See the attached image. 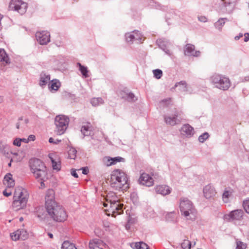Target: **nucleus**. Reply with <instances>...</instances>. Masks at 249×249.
<instances>
[{
    "mask_svg": "<svg viewBox=\"0 0 249 249\" xmlns=\"http://www.w3.org/2000/svg\"><path fill=\"white\" fill-rule=\"evenodd\" d=\"M54 195L53 190H49L47 192L45 196L47 211L54 221H64L67 219V215L62 206L59 205L54 200Z\"/></svg>",
    "mask_w": 249,
    "mask_h": 249,
    "instance_id": "obj_1",
    "label": "nucleus"
},
{
    "mask_svg": "<svg viewBox=\"0 0 249 249\" xmlns=\"http://www.w3.org/2000/svg\"><path fill=\"white\" fill-rule=\"evenodd\" d=\"M106 199V202H104L103 205L107 208L105 211L107 215L115 217L123 213V204L119 202L118 198L114 193L108 194Z\"/></svg>",
    "mask_w": 249,
    "mask_h": 249,
    "instance_id": "obj_2",
    "label": "nucleus"
},
{
    "mask_svg": "<svg viewBox=\"0 0 249 249\" xmlns=\"http://www.w3.org/2000/svg\"><path fill=\"white\" fill-rule=\"evenodd\" d=\"M128 178L126 174L121 170L113 171L110 178V186L116 190H125L128 187Z\"/></svg>",
    "mask_w": 249,
    "mask_h": 249,
    "instance_id": "obj_3",
    "label": "nucleus"
},
{
    "mask_svg": "<svg viewBox=\"0 0 249 249\" xmlns=\"http://www.w3.org/2000/svg\"><path fill=\"white\" fill-rule=\"evenodd\" d=\"M29 197L27 190L21 187L15 189L13 197L12 207L15 211H18L26 207Z\"/></svg>",
    "mask_w": 249,
    "mask_h": 249,
    "instance_id": "obj_4",
    "label": "nucleus"
},
{
    "mask_svg": "<svg viewBox=\"0 0 249 249\" xmlns=\"http://www.w3.org/2000/svg\"><path fill=\"white\" fill-rule=\"evenodd\" d=\"M30 169L34 177L41 181V185H44L43 181L47 178V170L44 163L39 159H31L29 161Z\"/></svg>",
    "mask_w": 249,
    "mask_h": 249,
    "instance_id": "obj_5",
    "label": "nucleus"
},
{
    "mask_svg": "<svg viewBox=\"0 0 249 249\" xmlns=\"http://www.w3.org/2000/svg\"><path fill=\"white\" fill-rule=\"evenodd\" d=\"M179 201V207L181 215L187 220H195L196 212L191 201L184 197H181Z\"/></svg>",
    "mask_w": 249,
    "mask_h": 249,
    "instance_id": "obj_6",
    "label": "nucleus"
},
{
    "mask_svg": "<svg viewBox=\"0 0 249 249\" xmlns=\"http://www.w3.org/2000/svg\"><path fill=\"white\" fill-rule=\"evenodd\" d=\"M211 81L216 88L223 90H228L231 85L228 77L218 74L213 75L211 77Z\"/></svg>",
    "mask_w": 249,
    "mask_h": 249,
    "instance_id": "obj_7",
    "label": "nucleus"
},
{
    "mask_svg": "<svg viewBox=\"0 0 249 249\" xmlns=\"http://www.w3.org/2000/svg\"><path fill=\"white\" fill-rule=\"evenodd\" d=\"M69 123V118L63 115H57L55 118V131L57 135H62L66 131Z\"/></svg>",
    "mask_w": 249,
    "mask_h": 249,
    "instance_id": "obj_8",
    "label": "nucleus"
},
{
    "mask_svg": "<svg viewBox=\"0 0 249 249\" xmlns=\"http://www.w3.org/2000/svg\"><path fill=\"white\" fill-rule=\"evenodd\" d=\"M27 7V3L21 0H11L9 5V10L16 11L21 15L26 13Z\"/></svg>",
    "mask_w": 249,
    "mask_h": 249,
    "instance_id": "obj_9",
    "label": "nucleus"
},
{
    "mask_svg": "<svg viewBox=\"0 0 249 249\" xmlns=\"http://www.w3.org/2000/svg\"><path fill=\"white\" fill-rule=\"evenodd\" d=\"M138 182L141 185L150 187L154 185V180L148 174L142 173L141 174Z\"/></svg>",
    "mask_w": 249,
    "mask_h": 249,
    "instance_id": "obj_10",
    "label": "nucleus"
},
{
    "mask_svg": "<svg viewBox=\"0 0 249 249\" xmlns=\"http://www.w3.org/2000/svg\"><path fill=\"white\" fill-rule=\"evenodd\" d=\"M244 212L242 210H236L231 212L229 214L224 215L225 219L234 221L240 220L243 218Z\"/></svg>",
    "mask_w": 249,
    "mask_h": 249,
    "instance_id": "obj_11",
    "label": "nucleus"
},
{
    "mask_svg": "<svg viewBox=\"0 0 249 249\" xmlns=\"http://www.w3.org/2000/svg\"><path fill=\"white\" fill-rule=\"evenodd\" d=\"M36 37L37 41L41 45L46 44L50 41L49 32H36Z\"/></svg>",
    "mask_w": 249,
    "mask_h": 249,
    "instance_id": "obj_12",
    "label": "nucleus"
},
{
    "mask_svg": "<svg viewBox=\"0 0 249 249\" xmlns=\"http://www.w3.org/2000/svg\"><path fill=\"white\" fill-rule=\"evenodd\" d=\"M11 239L14 241L18 240H24L28 237V234L24 230L20 229L12 232L10 234Z\"/></svg>",
    "mask_w": 249,
    "mask_h": 249,
    "instance_id": "obj_13",
    "label": "nucleus"
},
{
    "mask_svg": "<svg viewBox=\"0 0 249 249\" xmlns=\"http://www.w3.org/2000/svg\"><path fill=\"white\" fill-rule=\"evenodd\" d=\"M125 38L127 42H132L134 41L141 42L142 39V36L139 32H127L125 34Z\"/></svg>",
    "mask_w": 249,
    "mask_h": 249,
    "instance_id": "obj_14",
    "label": "nucleus"
},
{
    "mask_svg": "<svg viewBox=\"0 0 249 249\" xmlns=\"http://www.w3.org/2000/svg\"><path fill=\"white\" fill-rule=\"evenodd\" d=\"M180 132L182 136L186 138L192 137L195 133L194 128L189 124H183L181 127Z\"/></svg>",
    "mask_w": 249,
    "mask_h": 249,
    "instance_id": "obj_15",
    "label": "nucleus"
},
{
    "mask_svg": "<svg viewBox=\"0 0 249 249\" xmlns=\"http://www.w3.org/2000/svg\"><path fill=\"white\" fill-rule=\"evenodd\" d=\"M184 54L187 56H193L197 57L200 55V52L198 51L195 50L194 45L188 44L184 48Z\"/></svg>",
    "mask_w": 249,
    "mask_h": 249,
    "instance_id": "obj_16",
    "label": "nucleus"
},
{
    "mask_svg": "<svg viewBox=\"0 0 249 249\" xmlns=\"http://www.w3.org/2000/svg\"><path fill=\"white\" fill-rule=\"evenodd\" d=\"M124 161V159L120 157H116L114 158L105 157L103 159V162L104 164L107 166L114 165L118 162Z\"/></svg>",
    "mask_w": 249,
    "mask_h": 249,
    "instance_id": "obj_17",
    "label": "nucleus"
},
{
    "mask_svg": "<svg viewBox=\"0 0 249 249\" xmlns=\"http://www.w3.org/2000/svg\"><path fill=\"white\" fill-rule=\"evenodd\" d=\"M216 194L214 188L210 184L205 186L203 188L204 196L207 199L213 197Z\"/></svg>",
    "mask_w": 249,
    "mask_h": 249,
    "instance_id": "obj_18",
    "label": "nucleus"
},
{
    "mask_svg": "<svg viewBox=\"0 0 249 249\" xmlns=\"http://www.w3.org/2000/svg\"><path fill=\"white\" fill-rule=\"evenodd\" d=\"M178 116L177 113L172 116H165L164 117V121L167 124L174 126L180 123V121L177 118Z\"/></svg>",
    "mask_w": 249,
    "mask_h": 249,
    "instance_id": "obj_19",
    "label": "nucleus"
},
{
    "mask_svg": "<svg viewBox=\"0 0 249 249\" xmlns=\"http://www.w3.org/2000/svg\"><path fill=\"white\" fill-rule=\"evenodd\" d=\"M50 75L45 72H42L40 74L39 85L43 88L50 81Z\"/></svg>",
    "mask_w": 249,
    "mask_h": 249,
    "instance_id": "obj_20",
    "label": "nucleus"
},
{
    "mask_svg": "<svg viewBox=\"0 0 249 249\" xmlns=\"http://www.w3.org/2000/svg\"><path fill=\"white\" fill-rule=\"evenodd\" d=\"M156 192L163 196L169 194L171 192V189L167 185H158L155 188Z\"/></svg>",
    "mask_w": 249,
    "mask_h": 249,
    "instance_id": "obj_21",
    "label": "nucleus"
},
{
    "mask_svg": "<svg viewBox=\"0 0 249 249\" xmlns=\"http://www.w3.org/2000/svg\"><path fill=\"white\" fill-rule=\"evenodd\" d=\"M173 88H177L178 90L180 92H186L188 90L189 86L186 81H181L177 83Z\"/></svg>",
    "mask_w": 249,
    "mask_h": 249,
    "instance_id": "obj_22",
    "label": "nucleus"
},
{
    "mask_svg": "<svg viewBox=\"0 0 249 249\" xmlns=\"http://www.w3.org/2000/svg\"><path fill=\"white\" fill-rule=\"evenodd\" d=\"M104 244V242L101 239L94 238L90 240L89 247L90 249H99L101 247L100 245Z\"/></svg>",
    "mask_w": 249,
    "mask_h": 249,
    "instance_id": "obj_23",
    "label": "nucleus"
},
{
    "mask_svg": "<svg viewBox=\"0 0 249 249\" xmlns=\"http://www.w3.org/2000/svg\"><path fill=\"white\" fill-rule=\"evenodd\" d=\"M49 158L51 160L52 166L54 170H56L57 171H59L60 170V161H56L54 159L55 157V155L53 153H51L49 154Z\"/></svg>",
    "mask_w": 249,
    "mask_h": 249,
    "instance_id": "obj_24",
    "label": "nucleus"
},
{
    "mask_svg": "<svg viewBox=\"0 0 249 249\" xmlns=\"http://www.w3.org/2000/svg\"><path fill=\"white\" fill-rule=\"evenodd\" d=\"M50 91H57L61 86L60 82L57 79H53L48 84Z\"/></svg>",
    "mask_w": 249,
    "mask_h": 249,
    "instance_id": "obj_25",
    "label": "nucleus"
},
{
    "mask_svg": "<svg viewBox=\"0 0 249 249\" xmlns=\"http://www.w3.org/2000/svg\"><path fill=\"white\" fill-rule=\"evenodd\" d=\"M3 182L9 188L13 187L15 185V181L12 178L11 174H7L5 176Z\"/></svg>",
    "mask_w": 249,
    "mask_h": 249,
    "instance_id": "obj_26",
    "label": "nucleus"
},
{
    "mask_svg": "<svg viewBox=\"0 0 249 249\" xmlns=\"http://www.w3.org/2000/svg\"><path fill=\"white\" fill-rule=\"evenodd\" d=\"M233 192L232 189H226L224 190L222 195V199L225 203L229 202V199L232 196Z\"/></svg>",
    "mask_w": 249,
    "mask_h": 249,
    "instance_id": "obj_27",
    "label": "nucleus"
},
{
    "mask_svg": "<svg viewBox=\"0 0 249 249\" xmlns=\"http://www.w3.org/2000/svg\"><path fill=\"white\" fill-rule=\"evenodd\" d=\"M0 61L2 62L5 64L10 63L8 56L5 50L3 49H0Z\"/></svg>",
    "mask_w": 249,
    "mask_h": 249,
    "instance_id": "obj_28",
    "label": "nucleus"
},
{
    "mask_svg": "<svg viewBox=\"0 0 249 249\" xmlns=\"http://www.w3.org/2000/svg\"><path fill=\"white\" fill-rule=\"evenodd\" d=\"M91 128L90 124L83 125L81 127V131L84 136H89L91 134Z\"/></svg>",
    "mask_w": 249,
    "mask_h": 249,
    "instance_id": "obj_29",
    "label": "nucleus"
},
{
    "mask_svg": "<svg viewBox=\"0 0 249 249\" xmlns=\"http://www.w3.org/2000/svg\"><path fill=\"white\" fill-rule=\"evenodd\" d=\"M61 249H77V248L72 243L65 241L62 244Z\"/></svg>",
    "mask_w": 249,
    "mask_h": 249,
    "instance_id": "obj_30",
    "label": "nucleus"
},
{
    "mask_svg": "<svg viewBox=\"0 0 249 249\" xmlns=\"http://www.w3.org/2000/svg\"><path fill=\"white\" fill-rule=\"evenodd\" d=\"M77 65L79 66V71H81L83 76L85 77H88L89 76L88 74L89 71L86 67L82 65L80 63H78Z\"/></svg>",
    "mask_w": 249,
    "mask_h": 249,
    "instance_id": "obj_31",
    "label": "nucleus"
},
{
    "mask_svg": "<svg viewBox=\"0 0 249 249\" xmlns=\"http://www.w3.org/2000/svg\"><path fill=\"white\" fill-rule=\"evenodd\" d=\"M177 218V213L175 212L168 213L166 216V219L168 221L176 222Z\"/></svg>",
    "mask_w": 249,
    "mask_h": 249,
    "instance_id": "obj_32",
    "label": "nucleus"
},
{
    "mask_svg": "<svg viewBox=\"0 0 249 249\" xmlns=\"http://www.w3.org/2000/svg\"><path fill=\"white\" fill-rule=\"evenodd\" d=\"M90 103L93 106L96 107L104 103V101L101 98H93L91 99Z\"/></svg>",
    "mask_w": 249,
    "mask_h": 249,
    "instance_id": "obj_33",
    "label": "nucleus"
},
{
    "mask_svg": "<svg viewBox=\"0 0 249 249\" xmlns=\"http://www.w3.org/2000/svg\"><path fill=\"white\" fill-rule=\"evenodd\" d=\"M123 98L130 102H134L137 99L134 94L131 92L126 93L125 96H124Z\"/></svg>",
    "mask_w": 249,
    "mask_h": 249,
    "instance_id": "obj_34",
    "label": "nucleus"
},
{
    "mask_svg": "<svg viewBox=\"0 0 249 249\" xmlns=\"http://www.w3.org/2000/svg\"><path fill=\"white\" fill-rule=\"evenodd\" d=\"M226 18H221L214 23V26L217 30H221L225 24V20Z\"/></svg>",
    "mask_w": 249,
    "mask_h": 249,
    "instance_id": "obj_35",
    "label": "nucleus"
},
{
    "mask_svg": "<svg viewBox=\"0 0 249 249\" xmlns=\"http://www.w3.org/2000/svg\"><path fill=\"white\" fill-rule=\"evenodd\" d=\"M244 36V41L245 42H247L249 40V34L248 33H246L244 34V36L242 33H240L239 36H235L234 39L236 40H239L240 38L243 37Z\"/></svg>",
    "mask_w": 249,
    "mask_h": 249,
    "instance_id": "obj_36",
    "label": "nucleus"
},
{
    "mask_svg": "<svg viewBox=\"0 0 249 249\" xmlns=\"http://www.w3.org/2000/svg\"><path fill=\"white\" fill-rule=\"evenodd\" d=\"M135 248L136 249H149L147 245L142 242L136 243Z\"/></svg>",
    "mask_w": 249,
    "mask_h": 249,
    "instance_id": "obj_37",
    "label": "nucleus"
},
{
    "mask_svg": "<svg viewBox=\"0 0 249 249\" xmlns=\"http://www.w3.org/2000/svg\"><path fill=\"white\" fill-rule=\"evenodd\" d=\"M181 246L183 249H191V243L188 240H184Z\"/></svg>",
    "mask_w": 249,
    "mask_h": 249,
    "instance_id": "obj_38",
    "label": "nucleus"
},
{
    "mask_svg": "<svg viewBox=\"0 0 249 249\" xmlns=\"http://www.w3.org/2000/svg\"><path fill=\"white\" fill-rule=\"evenodd\" d=\"M236 244L235 249H246L247 248V245L240 241L236 240Z\"/></svg>",
    "mask_w": 249,
    "mask_h": 249,
    "instance_id": "obj_39",
    "label": "nucleus"
},
{
    "mask_svg": "<svg viewBox=\"0 0 249 249\" xmlns=\"http://www.w3.org/2000/svg\"><path fill=\"white\" fill-rule=\"evenodd\" d=\"M76 150L73 148H71L68 151L69 157L71 159H74L76 157Z\"/></svg>",
    "mask_w": 249,
    "mask_h": 249,
    "instance_id": "obj_40",
    "label": "nucleus"
},
{
    "mask_svg": "<svg viewBox=\"0 0 249 249\" xmlns=\"http://www.w3.org/2000/svg\"><path fill=\"white\" fill-rule=\"evenodd\" d=\"M209 137V135L207 132H205L198 137V141L200 142H204Z\"/></svg>",
    "mask_w": 249,
    "mask_h": 249,
    "instance_id": "obj_41",
    "label": "nucleus"
},
{
    "mask_svg": "<svg viewBox=\"0 0 249 249\" xmlns=\"http://www.w3.org/2000/svg\"><path fill=\"white\" fill-rule=\"evenodd\" d=\"M154 77L157 79H160L162 75V71L159 69H156L153 71Z\"/></svg>",
    "mask_w": 249,
    "mask_h": 249,
    "instance_id": "obj_42",
    "label": "nucleus"
},
{
    "mask_svg": "<svg viewBox=\"0 0 249 249\" xmlns=\"http://www.w3.org/2000/svg\"><path fill=\"white\" fill-rule=\"evenodd\" d=\"M243 207L246 212L249 213V199L244 201Z\"/></svg>",
    "mask_w": 249,
    "mask_h": 249,
    "instance_id": "obj_43",
    "label": "nucleus"
},
{
    "mask_svg": "<svg viewBox=\"0 0 249 249\" xmlns=\"http://www.w3.org/2000/svg\"><path fill=\"white\" fill-rule=\"evenodd\" d=\"M21 139L19 138H16L13 142V144L17 146L21 145Z\"/></svg>",
    "mask_w": 249,
    "mask_h": 249,
    "instance_id": "obj_44",
    "label": "nucleus"
},
{
    "mask_svg": "<svg viewBox=\"0 0 249 249\" xmlns=\"http://www.w3.org/2000/svg\"><path fill=\"white\" fill-rule=\"evenodd\" d=\"M61 141L59 140H54L53 138H50L49 140V142L50 143H53L54 144H58Z\"/></svg>",
    "mask_w": 249,
    "mask_h": 249,
    "instance_id": "obj_45",
    "label": "nucleus"
},
{
    "mask_svg": "<svg viewBox=\"0 0 249 249\" xmlns=\"http://www.w3.org/2000/svg\"><path fill=\"white\" fill-rule=\"evenodd\" d=\"M198 20L201 22H205L207 21V18L205 16H200L198 17Z\"/></svg>",
    "mask_w": 249,
    "mask_h": 249,
    "instance_id": "obj_46",
    "label": "nucleus"
},
{
    "mask_svg": "<svg viewBox=\"0 0 249 249\" xmlns=\"http://www.w3.org/2000/svg\"><path fill=\"white\" fill-rule=\"evenodd\" d=\"M3 194L4 196H9L11 195L12 192L11 191H8L7 189L4 190L3 191Z\"/></svg>",
    "mask_w": 249,
    "mask_h": 249,
    "instance_id": "obj_47",
    "label": "nucleus"
},
{
    "mask_svg": "<svg viewBox=\"0 0 249 249\" xmlns=\"http://www.w3.org/2000/svg\"><path fill=\"white\" fill-rule=\"evenodd\" d=\"M27 139L28 142L34 141L36 140V136L34 135H30Z\"/></svg>",
    "mask_w": 249,
    "mask_h": 249,
    "instance_id": "obj_48",
    "label": "nucleus"
},
{
    "mask_svg": "<svg viewBox=\"0 0 249 249\" xmlns=\"http://www.w3.org/2000/svg\"><path fill=\"white\" fill-rule=\"evenodd\" d=\"M81 170H82V173L84 175H87L89 173V169L87 167L82 168Z\"/></svg>",
    "mask_w": 249,
    "mask_h": 249,
    "instance_id": "obj_49",
    "label": "nucleus"
},
{
    "mask_svg": "<svg viewBox=\"0 0 249 249\" xmlns=\"http://www.w3.org/2000/svg\"><path fill=\"white\" fill-rule=\"evenodd\" d=\"M100 246L101 247L99 249H109L108 247L105 243L104 244L100 245Z\"/></svg>",
    "mask_w": 249,
    "mask_h": 249,
    "instance_id": "obj_50",
    "label": "nucleus"
},
{
    "mask_svg": "<svg viewBox=\"0 0 249 249\" xmlns=\"http://www.w3.org/2000/svg\"><path fill=\"white\" fill-rule=\"evenodd\" d=\"M71 174L74 177L77 178L78 177V175L75 170L72 169L71 171Z\"/></svg>",
    "mask_w": 249,
    "mask_h": 249,
    "instance_id": "obj_51",
    "label": "nucleus"
},
{
    "mask_svg": "<svg viewBox=\"0 0 249 249\" xmlns=\"http://www.w3.org/2000/svg\"><path fill=\"white\" fill-rule=\"evenodd\" d=\"M130 222H131V219H128L127 223L125 225V228L127 230H129L130 228V225H131L130 224Z\"/></svg>",
    "mask_w": 249,
    "mask_h": 249,
    "instance_id": "obj_52",
    "label": "nucleus"
},
{
    "mask_svg": "<svg viewBox=\"0 0 249 249\" xmlns=\"http://www.w3.org/2000/svg\"><path fill=\"white\" fill-rule=\"evenodd\" d=\"M162 50L164 51V52L169 55H171V53L170 51L168 49L162 48Z\"/></svg>",
    "mask_w": 249,
    "mask_h": 249,
    "instance_id": "obj_53",
    "label": "nucleus"
},
{
    "mask_svg": "<svg viewBox=\"0 0 249 249\" xmlns=\"http://www.w3.org/2000/svg\"><path fill=\"white\" fill-rule=\"evenodd\" d=\"M21 139V142H23L25 143H28L29 142L27 139L23 138V139Z\"/></svg>",
    "mask_w": 249,
    "mask_h": 249,
    "instance_id": "obj_54",
    "label": "nucleus"
},
{
    "mask_svg": "<svg viewBox=\"0 0 249 249\" xmlns=\"http://www.w3.org/2000/svg\"><path fill=\"white\" fill-rule=\"evenodd\" d=\"M129 219H131V222L130 223V224L134 223L135 221V219L132 218H129Z\"/></svg>",
    "mask_w": 249,
    "mask_h": 249,
    "instance_id": "obj_55",
    "label": "nucleus"
},
{
    "mask_svg": "<svg viewBox=\"0 0 249 249\" xmlns=\"http://www.w3.org/2000/svg\"><path fill=\"white\" fill-rule=\"evenodd\" d=\"M48 236L51 238H53V234L51 233H48Z\"/></svg>",
    "mask_w": 249,
    "mask_h": 249,
    "instance_id": "obj_56",
    "label": "nucleus"
},
{
    "mask_svg": "<svg viewBox=\"0 0 249 249\" xmlns=\"http://www.w3.org/2000/svg\"><path fill=\"white\" fill-rule=\"evenodd\" d=\"M12 160H11L10 162L8 163V166L10 167L11 166V161Z\"/></svg>",
    "mask_w": 249,
    "mask_h": 249,
    "instance_id": "obj_57",
    "label": "nucleus"
},
{
    "mask_svg": "<svg viewBox=\"0 0 249 249\" xmlns=\"http://www.w3.org/2000/svg\"><path fill=\"white\" fill-rule=\"evenodd\" d=\"M19 127V124H17V128L18 129Z\"/></svg>",
    "mask_w": 249,
    "mask_h": 249,
    "instance_id": "obj_58",
    "label": "nucleus"
},
{
    "mask_svg": "<svg viewBox=\"0 0 249 249\" xmlns=\"http://www.w3.org/2000/svg\"><path fill=\"white\" fill-rule=\"evenodd\" d=\"M23 218L22 217H20V219H19V220H20V221H22V220H23Z\"/></svg>",
    "mask_w": 249,
    "mask_h": 249,
    "instance_id": "obj_59",
    "label": "nucleus"
},
{
    "mask_svg": "<svg viewBox=\"0 0 249 249\" xmlns=\"http://www.w3.org/2000/svg\"><path fill=\"white\" fill-rule=\"evenodd\" d=\"M133 31L136 32V31H138L137 30H134Z\"/></svg>",
    "mask_w": 249,
    "mask_h": 249,
    "instance_id": "obj_60",
    "label": "nucleus"
}]
</instances>
